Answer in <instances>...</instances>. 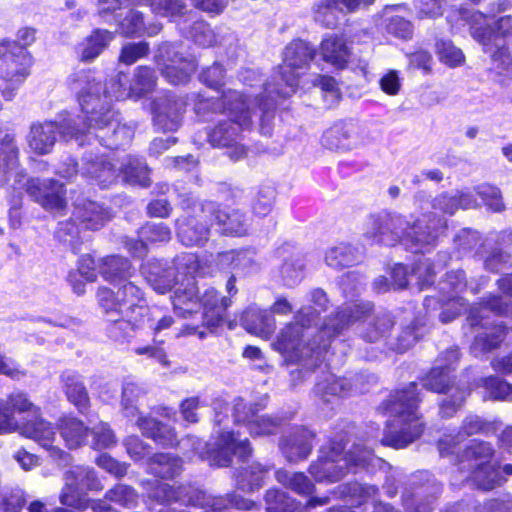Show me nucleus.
I'll use <instances>...</instances> for the list:
<instances>
[{"label":"nucleus","mask_w":512,"mask_h":512,"mask_svg":"<svg viewBox=\"0 0 512 512\" xmlns=\"http://www.w3.org/2000/svg\"><path fill=\"white\" fill-rule=\"evenodd\" d=\"M70 86L77 93L84 117L81 126L76 120L67 122L62 131L65 139L78 140L81 135H92L110 149H118L130 142L132 130L126 125H120L112 108L114 100L125 99V90L120 89V79L111 81L109 89L92 73L80 71L72 75Z\"/></svg>","instance_id":"obj_1"},{"label":"nucleus","mask_w":512,"mask_h":512,"mask_svg":"<svg viewBox=\"0 0 512 512\" xmlns=\"http://www.w3.org/2000/svg\"><path fill=\"white\" fill-rule=\"evenodd\" d=\"M446 224L442 218L404 216L397 212L383 211L370 215L363 228V236L372 243L394 246L403 243L415 253L436 244L445 232Z\"/></svg>","instance_id":"obj_2"},{"label":"nucleus","mask_w":512,"mask_h":512,"mask_svg":"<svg viewBox=\"0 0 512 512\" xmlns=\"http://www.w3.org/2000/svg\"><path fill=\"white\" fill-rule=\"evenodd\" d=\"M316 318L317 315L311 307L301 308L296 313V321L283 327L272 344L274 350L279 352L286 362L299 363L305 371L320 365L324 359L323 354L333 338L329 337V333H322L323 326L313 340L310 338V325Z\"/></svg>","instance_id":"obj_3"},{"label":"nucleus","mask_w":512,"mask_h":512,"mask_svg":"<svg viewBox=\"0 0 512 512\" xmlns=\"http://www.w3.org/2000/svg\"><path fill=\"white\" fill-rule=\"evenodd\" d=\"M419 401L417 384L414 382L391 396L387 410L393 416V420L387 425L381 440L383 445L400 449L420 437L424 424L417 414Z\"/></svg>","instance_id":"obj_4"},{"label":"nucleus","mask_w":512,"mask_h":512,"mask_svg":"<svg viewBox=\"0 0 512 512\" xmlns=\"http://www.w3.org/2000/svg\"><path fill=\"white\" fill-rule=\"evenodd\" d=\"M97 299L108 321L115 323L125 334L140 328L148 316L144 293L133 282L124 283L116 292L101 287Z\"/></svg>","instance_id":"obj_5"},{"label":"nucleus","mask_w":512,"mask_h":512,"mask_svg":"<svg viewBox=\"0 0 512 512\" xmlns=\"http://www.w3.org/2000/svg\"><path fill=\"white\" fill-rule=\"evenodd\" d=\"M214 417V432L218 434L215 447L208 449V445L199 439H187L183 444L186 445L191 442V445L201 459L208 460L211 466L227 467L232 462V456L236 455L242 460L251 454L249 441L238 438L233 431L226 430V424L229 422V417L223 412L228 411V404L222 399H215L213 401Z\"/></svg>","instance_id":"obj_6"},{"label":"nucleus","mask_w":512,"mask_h":512,"mask_svg":"<svg viewBox=\"0 0 512 512\" xmlns=\"http://www.w3.org/2000/svg\"><path fill=\"white\" fill-rule=\"evenodd\" d=\"M370 303H354L342 307L324 323L322 333L336 337L356 322H360V337L366 342H378L386 336L394 322L388 313L371 315Z\"/></svg>","instance_id":"obj_7"},{"label":"nucleus","mask_w":512,"mask_h":512,"mask_svg":"<svg viewBox=\"0 0 512 512\" xmlns=\"http://www.w3.org/2000/svg\"><path fill=\"white\" fill-rule=\"evenodd\" d=\"M223 105L224 113L229 119L220 120L208 133L209 142L214 147L230 146L234 143L240 131L250 126L256 105L263 111L272 108V103L265 101L262 96L252 100L232 90L223 94Z\"/></svg>","instance_id":"obj_8"},{"label":"nucleus","mask_w":512,"mask_h":512,"mask_svg":"<svg viewBox=\"0 0 512 512\" xmlns=\"http://www.w3.org/2000/svg\"><path fill=\"white\" fill-rule=\"evenodd\" d=\"M343 449V445L338 442H331L321 449V456L310 465V473L317 481L336 482L350 467H368L378 460L371 450L358 444L345 454Z\"/></svg>","instance_id":"obj_9"},{"label":"nucleus","mask_w":512,"mask_h":512,"mask_svg":"<svg viewBox=\"0 0 512 512\" xmlns=\"http://www.w3.org/2000/svg\"><path fill=\"white\" fill-rule=\"evenodd\" d=\"M493 449L489 443L474 442L461 456H455L461 481H471L478 488L491 490L500 486L506 478L496 461L492 460Z\"/></svg>","instance_id":"obj_10"},{"label":"nucleus","mask_w":512,"mask_h":512,"mask_svg":"<svg viewBox=\"0 0 512 512\" xmlns=\"http://www.w3.org/2000/svg\"><path fill=\"white\" fill-rule=\"evenodd\" d=\"M458 359L459 352L456 348L447 350L422 380L424 388L444 395L440 402V412L445 417H451L460 409L470 394L469 387L455 384L450 378V372L454 369L452 366Z\"/></svg>","instance_id":"obj_11"},{"label":"nucleus","mask_w":512,"mask_h":512,"mask_svg":"<svg viewBox=\"0 0 512 512\" xmlns=\"http://www.w3.org/2000/svg\"><path fill=\"white\" fill-rule=\"evenodd\" d=\"M16 431L38 443L58 465L65 466L70 462V455L55 444L56 431L50 422L37 419L19 423L11 407L0 400V434Z\"/></svg>","instance_id":"obj_12"},{"label":"nucleus","mask_w":512,"mask_h":512,"mask_svg":"<svg viewBox=\"0 0 512 512\" xmlns=\"http://www.w3.org/2000/svg\"><path fill=\"white\" fill-rule=\"evenodd\" d=\"M316 54L309 43L302 40L290 42L283 52V65L279 71V81L275 85L267 84V99L274 106L273 94L287 98L295 93L302 71L307 69Z\"/></svg>","instance_id":"obj_13"},{"label":"nucleus","mask_w":512,"mask_h":512,"mask_svg":"<svg viewBox=\"0 0 512 512\" xmlns=\"http://www.w3.org/2000/svg\"><path fill=\"white\" fill-rule=\"evenodd\" d=\"M486 309L500 316H512L511 301L503 300L501 297L495 295L485 298L479 306H473L470 309L469 316L467 318L469 324L471 326L480 325L484 328L483 331L476 334L471 346V350L475 356H479L496 349L510 331L509 327L502 324L485 327L482 324V321L484 318L483 310Z\"/></svg>","instance_id":"obj_14"},{"label":"nucleus","mask_w":512,"mask_h":512,"mask_svg":"<svg viewBox=\"0 0 512 512\" xmlns=\"http://www.w3.org/2000/svg\"><path fill=\"white\" fill-rule=\"evenodd\" d=\"M184 214L176 221L177 237L185 246H203L210 238L216 204L190 198L181 202Z\"/></svg>","instance_id":"obj_15"},{"label":"nucleus","mask_w":512,"mask_h":512,"mask_svg":"<svg viewBox=\"0 0 512 512\" xmlns=\"http://www.w3.org/2000/svg\"><path fill=\"white\" fill-rule=\"evenodd\" d=\"M17 37L20 43L8 39L0 41V60L5 66L1 75L8 82L21 84L30 74L33 60L26 46L35 41V30L22 28Z\"/></svg>","instance_id":"obj_16"},{"label":"nucleus","mask_w":512,"mask_h":512,"mask_svg":"<svg viewBox=\"0 0 512 512\" xmlns=\"http://www.w3.org/2000/svg\"><path fill=\"white\" fill-rule=\"evenodd\" d=\"M155 61L161 74L174 85L187 83L196 70L194 60L185 55L179 46L170 43L158 47Z\"/></svg>","instance_id":"obj_17"},{"label":"nucleus","mask_w":512,"mask_h":512,"mask_svg":"<svg viewBox=\"0 0 512 512\" xmlns=\"http://www.w3.org/2000/svg\"><path fill=\"white\" fill-rule=\"evenodd\" d=\"M65 486L60 494L61 504L77 509L85 506L81 493L85 490H102L103 485L93 468L73 466L64 474Z\"/></svg>","instance_id":"obj_18"},{"label":"nucleus","mask_w":512,"mask_h":512,"mask_svg":"<svg viewBox=\"0 0 512 512\" xmlns=\"http://www.w3.org/2000/svg\"><path fill=\"white\" fill-rule=\"evenodd\" d=\"M441 485L427 472L414 475L402 495L403 506L407 512H432Z\"/></svg>","instance_id":"obj_19"},{"label":"nucleus","mask_w":512,"mask_h":512,"mask_svg":"<svg viewBox=\"0 0 512 512\" xmlns=\"http://www.w3.org/2000/svg\"><path fill=\"white\" fill-rule=\"evenodd\" d=\"M262 406L258 403H246L242 398L234 402L233 415L238 424H243L252 436H262L275 433L279 421L268 415H258Z\"/></svg>","instance_id":"obj_20"},{"label":"nucleus","mask_w":512,"mask_h":512,"mask_svg":"<svg viewBox=\"0 0 512 512\" xmlns=\"http://www.w3.org/2000/svg\"><path fill=\"white\" fill-rule=\"evenodd\" d=\"M465 20L470 26V33L474 39L482 43L485 51H490V44L505 45L504 37L512 29V19L509 16L500 18L495 23V28L491 29L487 22V17L479 12L473 11L467 14Z\"/></svg>","instance_id":"obj_21"},{"label":"nucleus","mask_w":512,"mask_h":512,"mask_svg":"<svg viewBox=\"0 0 512 512\" xmlns=\"http://www.w3.org/2000/svg\"><path fill=\"white\" fill-rule=\"evenodd\" d=\"M185 108V99L173 93L157 97L152 106L154 126L163 132L176 131L181 126Z\"/></svg>","instance_id":"obj_22"},{"label":"nucleus","mask_w":512,"mask_h":512,"mask_svg":"<svg viewBox=\"0 0 512 512\" xmlns=\"http://www.w3.org/2000/svg\"><path fill=\"white\" fill-rule=\"evenodd\" d=\"M26 191L47 210L61 211L66 206L64 186L54 179L32 178L26 183Z\"/></svg>","instance_id":"obj_23"},{"label":"nucleus","mask_w":512,"mask_h":512,"mask_svg":"<svg viewBox=\"0 0 512 512\" xmlns=\"http://www.w3.org/2000/svg\"><path fill=\"white\" fill-rule=\"evenodd\" d=\"M153 496L160 502H181L184 505L203 507L208 504L207 496L191 485L174 487L168 483H160Z\"/></svg>","instance_id":"obj_24"},{"label":"nucleus","mask_w":512,"mask_h":512,"mask_svg":"<svg viewBox=\"0 0 512 512\" xmlns=\"http://www.w3.org/2000/svg\"><path fill=\"white\" fill-rule=\"evenodd\" d=\"M362 2L368 0H320L314 7L315 20L326 28H334L339 22L340 15L352 13Z\"/></svg>","instance_id":"obj_25"},{"label":"nucleus","mask_w":512,"mask_h":512,"mask_svg":"<svg viewBox=\"0 0 512 512\" xmlns=\"http://www.w3.org/2000/svg\"><path fill=\"white\" fill-rule=\"evenodd\" d=\"M487 425L476 415L467 416L461 425L457 435H445L438 441V449L441 457H452L458 455L459 443L467 437L484 432Z\"/></svg>","instance_id":"obj_26"},{"label":"nucleus","mask_w":512,"mask_h":512,"mask_svg":"<svg viewBox=\"0 0 512 512\" xmlns=\"http://www.w3.org/2000/svg\"><path fill=\"white\" fill-rule=\"evenodd\" d=\"M73 219L82 229L98 230L111 219V213L101 203L85 199L75 203Z\"/></svg>","instance_id":"obj_27"},{"label":"nucleus","mask_w":512,"mask_h":512,"mask_svg":"<svg viewBox=\"0 0 512 512\" xmlns=\"http://www.w3.org/2000/svg\"><path fill=\"white\" fill-rule=\"evenodd\" d=\"M203 308V323L209 329L221 325L225 311L231 305V299L221 296L214 288L207 289L200 298Z\"/></svg>","instance_id":"obj_28"},{"label":"nucleus","mask_w":512,"mask_h":512,"mask_svg":"<svg viewBox=\"0 0 512 512\" xmlns=\"http://www.w3.org/2000/svg\"><path fill=\"white\" fill-rule=\"evenodd\" d=\"M171 238L170 228L163 223H147L139 230V239H127L126 248L135 256L146 253L147 243L167 242Z\"/></svg>","instance_id":"obj_29"},{"label":"nucleus","mask_w":512,"mask_h":512,"mask_svg":"<svg viewBox=\"0 0 512 512\" xmlns=\"http://www.w3.org/2000/svg\"><path fill=\"white\" fill-rule=\"evenodd\" d=\"M314 434L305 428L293 429L286 435L281 444V450L290 462L305 459L311 452Z\"/></svg>","instance_id":"obj_30"},{"label":"nucleus","mask_w":512,"mask_h":512,"mask_svg":"<svg viewBox=\"0 0 512 512\" xmlns=\"http://www.w3.org/2000/svg\"><path fill=\"white\" fill-rule=\"evenodd\" d=\"M172 304L174 312L182 318H187L201 309L198 288L194 279H188L186 285L182 284L176 288L172 296Z\"/></svg>","instance_id":"obj_31"},{"label":"nucleus","mask_w":512,"mask_h":512,"mask_svg":"<svg viewBox=\"0 0 512 512\" xmlns=\"http://www.w3.org/2000/svg\"><path fill=\"white\" fill-rule=\"evenodd\" d=\"M59 127L54 122L33 124L28 135L29 147L37 154L50 153L57 141Z\"/></svg>","instance_id":"obj_32"},{"label":"nucleus","mask_w":512,"mask_h":512,"mask_svg":"<svg viewBox=\"0 0 512 512\" xmlns=\"http://www.w3.org/2000/svg\"><path fill=\"white\" fill-rule=\"evenodd\" d=\"M320 54L323 61L337 69H343L347 65L350 49L343 36L333 34L328 35L322 40Z\"/></svg>","instance_id":"obj_33"},{"label":"nucleus","mask_w":512,"mask_h":512,"mask_svg":"<svg viewBox=\"0 0 512 512\" xmlns=\"http://www.w3.org/2000/svg\"><path fill=\"white\" fill-rule=\"evenodd\" d=\"M60 378L69 402L84 413L90 405V398L82 377L77 372L68 370Z\"/></svg>","instance_id":"obj_34"},{"label":"nucleus","mask_w":512,"mask_h":512,"mask_svg":"<svg viewBox=\"0 0 512 512\" xmlns=\"http://www.w3.org/2000/svg\"><path fill=\"white\" fill-rule=\"evenodd\" d=\"M242 326L252 334L262 338H269L275 328L274 318L264 310L248 308L241 316Z\"/></svg>","instance_id":"obj_35"},{"label":"nucleus","mask_w":512,"mask_h":512,"mask_svg":"<svg viewBox=\"0 0 512 512\" xmlns=\"http://www.w3.org/2000/svg\"><path fill=\"white\" fill-rule=\"evenodd\" d=\"M83 176L88 177L102 187H108L117 179L118 173L114 165L103 157L85 158L81 169Z\"/></svg>","instance_id":"obj_36"},{"label":"nucleus","mask_w":512,"mask_h":512,"mask_svg":"<svg viewBox=\"0 0 512 512\" xmlns=\"http://www.w3.org/2000/svg\"><path fill=\"white\" fill-rule=\"evenodd\" d=\"M137 426L142 433L163 446H174L178 443L174 429L151 417H139Z\"/></svg>","instance_id":"obj_37"},{"label":"nucleus","mask_w":512,"mask_h":512,"mask_svg":"<svg viewBox=\"0 0 512 512\" xmlns=\"http://www.w3.org/2000/svg\"><path fill=\"white\" fill-rule=\"evenodd\" d=\"M98 268L102 277L111 283L124 281L133 274L129 260L118 255L102 258Z\"/></svg>","instance_id":"obj_38"},{"label":"nucleus","mask_w":512,"mask_h":512,"mask_svg":"<svg viewBox=\"0 0 512 512\" xmlns=\"http://www.w3.org/2000/svg\"><path fill=\"white\" fill-rule=\"evenodd\" d=\"M352 386L346 378H337L334 375H328L315 387V393L325 403H335L340 398L349 395Z\"/></svg>","instance_id":"obj_39"},{"label":"nucleus","mask_w":512,"mask_h":512,"mask_svg":"<svg viewBox=\"0 0 512 512\" xmlns=\"http://www.w3.org/2000/svg\"><path fill=\"white\" fill-rule=\"evenodd\" d=\"M213 220H216L224 234L241 236L247 231L245 216L237 209L220 208L216 205Z\"/></svg>","instance_id":"obj_40"},{"label":"nucleus","mask_w":512,"mask_h":512,"mask_svg":"<svg viewBox=\"0 0 512 512\" xmlns=\"http://www.w3.org/2000/svg\"><path fill=\"white\" fill-rule=\"evenodd\" d=\"M58 429L66 446L70 449H75L85 444L89 431L84 423L75 417L60 419Z\"/></svg>","instance_id":"obj_41"},{"label":"nucleus","mask_w":512,"mask_h":512,"mask_svg":"<svg viewBox=\"0 0 512 512\" xmlns=\"http://www.w3.org/2000/svg\"><path fill=\"white\" fill-rule=\"evenodd\" d=\"M147 281L158 293L164 294L171 289L176 279L174 267L163 268L157 262L150 263L145 267Z\"/></svg>","instance_id":"obj_42"},{"label":"nucleus","mask_w":512,"mask_h":512,"mask_svg":"<svg viewBox=\"0 0 512 512\" xmlns=\"http://www.w3.org/2000/svg\"><path fill=\"white\" fill-rule=\"evenodd\" d=\"M155 85L156 77L152 69L146 66L138 67L131 80L128 92H125V98H140L153 91Z\"/></svg>","instance_id":"obj_43"},{"label":"nucleus","mask_w":512,"mask_h":512,"mask_svg":"<svg viewBox=\"0 0 512 512\" xmlns=\"http://www.w3.org/2000/svg\"><path fill=\"white\" fill-rule=\"evenodd\" d=\"M19 150L11 135H5L0 144V182L18 166Z\"/></svg>","instance_id":"obj_44"},{"label":"nucleus","mask_w":512,"mask_h":512,"mask_svg":"<svg viewBox=\"0 0 512 512\" xmlns=\"http://www.w3.org/2000/svg\"><path fill=\"white\" fill-rule=\"evenodd\" d=\"M275 476L279 483L299 495H309L314 491V484L304 473H290L281 469Z\"/></svg>","instance_id":"obj_45"},{"label":"nucleus","mask_w":512,"mask_h":512,"mask_svg":"<svg viewBox=\"0 0 512 512\" xmlns=\"http://www.w3.org/2000/svg\"><path fill=\"white\" fill-rule=\"evenodd\" d=\"M358 259L357 250L347 244L330 248L325 257L327 265L335 269L349 267L355 264Z\"/></svg>","instance_id":"obj_46"},{"label":"nucleus","mask_w":512,"mask_h":512,"mask_svg":"<svg viewBox=\"0 0 512 512\" xmlns=\"http://www.w3.org/2000/svg\"><path fill=\"white\" fill-rule=\"evenodd\" d=\"M114 34L108 30L96 29L86 41L81 59L83 61H91L98 57L100 53L113 40Z\"/></svg>","instance_id":"obj_47"},{"label":"nucleus","mask_w":512,"mask_h":512,"mask_svg":"<svg viewBox=\"0 0 512 512\" xmlns=\"http://www.w3.org/2000/svg\"><path fill=\"white\" fill-rule=\"evenodd\" d=\"M181 469V460L170 454H155L150 463L151 472L161 478H172L178 475Z\"/></svg>","instance_id":"obj_48"},{"label":"nucleus","mask_w":512,"mask_h":512,"mask_svg":"<svg viewBox=\"0 0 512 512\" xmlns=\"http://www.w3.org/2000/svg\"><path fill=\"white\" fill-rule=\"evenodd\" d=\"M268 512H304L301 504L291 499L285 492L271 489L265 496Z\"/></svg>","instance_id":"obj_49"},{"label":"nucleus","mask_w":512,"mask_h":512,"mask_svg":"<svg viewBox=\"0 0 512 512\" xmlns=\"http://www.w3.org/2000/svg\"><path fill=\"white\" fill-rule=\"evenodd\" d=\"M145 390L134 382H126L122 389L121 412L127 418L138 415L137 403L145 395Z\"/></svg>","instance_id":"obj_50"},{"label":"nucleus","mask_w":512,"mask_h":512,"mask_svg":"<svg viewBox=\"0 0 512 512\" xmlns=\"http://www.w3.org/2000/svg\"><path fill=\"white\" fill-rule=\"evenodd\" d=\"M479 386L485 389V399L512 401V384L496 376H489L480 380Z\"/></svg>","instance_id":"obj_51"},{"label":"nucleus","mask_w":512,"mask_h":512,"mask_svg":"<svg viewBox=\"0 0 512 512\" xmlns=\"http://www.w3.org/2000/svg\"><path fill=\"white\" fill-rule=\"evenodd\" d=\"M122 172L124 180L130 184H137L143 187L149 185L148 168L138 158L128 157L127 162L123 164Z\"/></svg>","instance_id":"obj_52"},{"label":"nucleus","mask_w":512,"mask_h":512,"mask_svg":"<svg viewBox=\"0 0 512 512\" xmlns=\"http://www.w3.org/2000/svg\"><path fill=\"white\" fill-rule=\"evenodd\" d=\"M430 206L432 210L422 215H426L431 219L442 218L447 225V220L444 215H453L456 212L458 209L457 197H454V194L441 193L431 200Z\"/></svg>","instance_id":"obj_53"},{"label":"nucleus","mask_w":512,"mask_h":512,"mask_svg":"<svg viewBox=\"0 0 512 512\" xmlns=\"http://www.w3.org/2000/svg\"><path fill=\"white\" fill-rule=\"evenodd\" d=\"M269 468L260 463H253L243 468L237 477L238 485L243 490H253L262 486Z\"/></svg>","instance_id":"obj_54"},{"label":"nucleus","mask_w":512,"mask_h":512,"mask_svg":"<svg viewBox=\"0 0 512 512\" xmlns=\"http://www.w3.org/2000/svg\"><path fill=\"white\" fill-rule=\"evenodd\" d=\"M161 29L159 24H152L148 28L145 27L142 13L138 11H130L121 22V31L126 36L141 35L147 31L149 35L157 34Z\"/></svg>","instance_id":"obj_55"},{"label":"nucleus","mask_w":512,"mask_h":512,"mask_svg":"<svg viewBox=\"0 0 512 512\" xmlns=\"http://www.w3.org/2000/svg\"><path fill=\"white\" fill-rule=\"evenodd\" d=\"M106 500L131 509L138 504V493L134 488L125 484H117L105 493Z\"/></svg>","instance_id":"obj_56"},{"label":"nucleus","mask_w":512,"mask_h":512,"mask_svg":"<svg viewBox=\"0 0 512 512\" xmlns=\"http://www.w3.org/2000/svg\"><path fill=\"white\" fill-rule=\"evenodd\" d=\"M496 50L491 54V71L499 76L512 77V58L505 45H494Z\"/></svg>","instance_id":"obj_57"},{"label":"nucleus","mask_w":512,"mask_h":512,"mask_svg":"<svg viewBox=\"0 0 512 512\" xmlns=\"http://www.w3.org/2000/svg\"><path fill=\"white\" fill-rule=\"evenodd\" d=\"M475 191L489 210L502 212L505 209L502 193L498 187L484 183L478 185Z\"/></svg>","instance_id":"obj_58"},{"label":"nucleus","mask_w":512,"mask_h":512,"mask_svg":"<svg viewBox=\"0 0 512 512\" xmlns=\"http://www.w3.org/2000/svg\"><path fill=\"white\" fill-rule=\"evenodd\" d=\"M436 52L440 61L450 67L461 65L465 59L462 51L449 40H438L436 42Z\"/></svg>","instance_id":"obj_59"},{"label":"nucleus","mask_w":512,"mask_h":512,"mask_svg":"<svg viewBox=\"0 0 512 512\" xmlns=\"http://www.w3.org/2000/svg\"><path fill=\"white\" fill-rule=\"evenodd\" d=\"M303 262L299 256H292L285 260L280 268V274L284 285L292 287L299 283L302 279Z\"/></svg>","instance_id":"obj_60"},{"label":"nucleus","mask_w":512,"mask_h":512,"mask_svg":"<svg viewBox=\"0 0 512 512\" xmlns=\"http://www.w3.org/2000/svg\"><path fill=\"white\" fill-rule=\"evenodd\" d=\"M5 403L11 407L13 410V415L15 413H30L32 415V419L28 421H35L37 419H42L40 417V408L35 406L24 393H13L8 396Z\"/></svg>","instance_id":"obj_61"},{"label":"nucleus","mask_w":512,"mask_h":512,"mask_svg":"<svg viewBox=\"0 0 512 512\" xmlns=\"http://www.w3.org/2000/svg\"><path fill=\"white\" fill-rule=\"evenodd\" d=\"M275 194V190L270 186L260 187L252 202L254 214L266 216L272 209Z\"/></svg>","instance_id":"obj_62"},{"label":"nucleus","mask_w":512,"mask_h":512,"mask_svg":"<svg viewBox=\"0 0 512 512\" xmlns=\"http://www.w3.org/2000/svg\"><path fill=\"white\" fill-rule=\"evenodd\" d=\"M93 440L91 446L94 449H106L116 444V437L109 425L100 422L91 429Z\"/></svg>","instance_id":"obj_63"},{"label":"nucleus","mask_w":512,"mask_h":512,"mask_svg":"<svg viewBox=\"0 0 512 512\" xmlns=\"http://www.w3.org/2000/svg\"><path fill=\"white\" fill-rule=\"evenodd\" d=\"M25 504L20 488L8 489L0 494V509L4 512H19Z\"/></svg>","instance_id":"obj_64"}]
</instances>
